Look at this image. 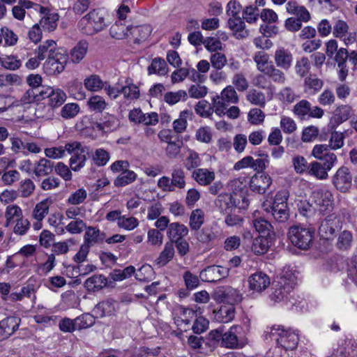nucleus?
I'll return each mask as SVG.
<instances>
[{
  "label": "nucleus",
  "instance_id": "obj_1",
  "mask_svg": "<svg viewBox=\"0 0 357 357\" xmlns=\"http://www.w3.org/2000/svg\"><path fill=\"white\" fill-rule=\"evenodd\" d=\"M264 337L266 340L270 338L275 340L278 347L286 351L295 349L298 343V333L291 329H285L281 325L268 327L265 331Z\"/></svg>",
  "mask_w": 357,
  "mask_h": 357
},
{
  "label": "nucleus",
  "instance_id": "obj_2",
  "mask_svg": "<svg viewBox=\"0 0 357 357\" xmlns=\"http://www.w3.org/2000/svg\"><path fill=\"white\" fill-rule=\"evenodd\" d=\"M79 30L88 36L94 35L107 26L105 12L101 9H94L82 17L78 23Z\"/></svg>",
  "mask_w": 357,
  "mask_h": 357
},
{
  "label": "nucleus",
  "instance_id": "obj_3",
  "mask_svg": "<svg viewBox=\"0 0 357 357\" xmlns=\"http://www.w3.org/2000/svg\"><path fill=\"white\" fill-rule=\"evenodd\" d=\"M65 149L68 154L72 155L69 164L73 171H79L85 166L87 156H89L91 153L89 146H83L80 142L73 141L66 143Z\"/></svg>",
  "mask_w": 357,
  "mask_h": 357
},
{
  "label": "nucleus",
  "instance_id": "obj_4",
  "mask_svg": "<svg viewBox=\"0 0 357 357\" xmlns=\"http://www.w3.org/2000/svg\"><path fill=\"white\" fill-rule=\"evenodd\" d=\"M314 229L303 225H294L289 227L288 238L292 245L301 250H307L312 243Z\"/></svg>",
  "mask_w": 357,
  "mask_h": 357
},
{
  "label": "nucleus",
  "instance_id": "obj_5",
  "mask_svg": "<svg viewBox=\"0 0 357 357\" xmlns=\"http://www.w3.org/2000/svg\"><path fill=\"white\" fill-rule=\"evenodd\" d=\"M312 199L320 213H326L333 211L334 199L329 190L320 188L314 190L312 192Z\"/></svg>",
  "mask_w": 357,
  "mask_h": 357
},
{
  "label": "nucleus",
  "instance_id": "obj_6",
  "mask_svg": "<svg viewBox=\"0 0 357 357\" xmlns=\"http://www.w3.org/2000/svg\"><path fill=\"white\" fill-rule=\"evenodd\" d=\"M213 298L219 302L234 306L242 300V294L230 286L219 287L213 292Z\"/></svg>",
  "mask_w": 357,
  "mask_h": 357
},
{
  "label": "nucleus",
  "instance_id": "obj_7",
  "mask_svg": "<svg viewBox=\"0 0 357 357\" xmlns=\"http://www.w3.org/2000/svg\"><path fill=\"white\" fill-rule=\"evenodd\" d=\"M294 287V283L291 280L280 277L274 282L273 291L270 296L271 299L274 302H280L287 299Z\"/></svg>",
  "mask_w": 357,
  "mask_h": 357
},
{
  "label": "nucleus",
  "instance_id": "obj_8",
  "mask_svg": "<svg viewBox=\"0 0 357 357\" xmlns=\"http://www.w3.org/2000/svg\"><path fill=\"white\" fill-rule=\"evenodd\" d=\"M67 62V54L62 49L58 50L56 53L48 56L44 63V68L47 73L54 75L61 73Z\"/></svg>",
  "mask_w": 357,
  "mask_h": 357
},
{
  "label": "nucleus",
  "instance_id": "obj_9",
  "mask_svg": "<svg viewBox=\"0 0 357 357\" xmlns=\"http://www.w3.org/2000/svg\"><path fill=\"white\" fill-rule=\"evenodd\" d=\"M340 227V221L337 215L335 213L329 214L321 222L319 234L321 238L331 239Z\"/></svg>",
  "mask_w": 357,
  "mask_h": 357
},
{
  "label": "nucleus",
  "instance_id": "obj_10",
  "mask_svg": "<svg viewBox=\"0 0 357 357\" xmlns=\"http://www.w3.org/2000/svg\"><path fill=\"white\" fill-rule=\"evenodd\" d=\"M41 99H48V104L55 109L62 105L67 98L66 93L59 89L51 86L43 87L40 91Z\"/></svg>",
  "mask_w": 357,
  "mask_h": 357
},
{
  "label": "nucleus",
  "instance_id": "obj_11",
  "mask_svg": "<svg viewBox=\"0 0 357 357\" xmlns=\"http://www.w3.org/2000/svg\"><path fill=\"white\" fill-rule=\"evenodd\" d=\"M352 176L347 167H340L333 177V183L342 192H348L351 187Z\"/></svg>",
  "mask_w": 357,
  "mask_h": 357
},
{
  "label": "nucleus",
  "instance_id": "obj_12",
  "mask_svg": "<svg viewBox=\"0 0 357 357\" xmlns=\"http://www.w3.org/2000/svg\"><path fill=\"white\" fill-rule=\"evenodd\" d=\"M228 268L221 266H209L203 269L199 273V278L203 282H215L227 277Z\"/></svg>",
  "mask_w": 357,
  "mask_h": 357
},
{
  "label": "nucleus",
  "instance_id": "obj_13",
  "mask_svg": "<svg viewBox=\"0 0 357 357\" xmlns=\"http://www.w3.org/2000/svg\"><path fill=\"white\" fill-rule=\"evenodd\" d=\"M21 319L10 316L0 321V341L6 340L18 330Z\"/></svg>",
  "mask_w": 357,
  "mask_h": 357
},
{
  "label": "nucleus",
  "instance_id": "obj_14",
  "mask_svg": "<svg viewBox=\"0 0 357 357\" xmlns=\"http://www.w3.org/2000/svg\"><path fill=\"white\" fill-rule=\"evenodd\" d=\"M236 194L222 193L218 196L215 204L221 213L225 214L236 210L238 203L236 202Z\"/></svg>",
  "mask_w": 357,
  "mask_h": 357
},
{
  "label": "nucleus",
  "instance_id": "obj_15",
  "mask_svg": "<svg viewBox=\"0 0 357 357\" xmlns=\"http://www.w3.org/2000/svg\"><path fill=\"white\" fill-rule=\"evenodd\" d=\"M352 109L349 105H342L338 106L333 112L328 123V127L332 130L336 129L340 124L351 117Z\"/></svg>",
  "mask_w": 357,
  "mask_h": 357
},
{
  "label": "nucleus",
  "instance_id": "obj_16",
  "mask_svg": "<svg viewBox=\"0 0 357 357\" xmlns=\"http://www.w3.org/2000/svg\"><path fill=\"white\" fill-rule=\"evenodd\" d=\"M176 313L178 315L176 322H177L178 326H181L182 324L190 325L192 319L197 317V315H201L203 313V310L197 305L195 307L179 306L176 310Z\"/></svg>",
  "mask_w": 357,
  "mask_h": 357
},
{
  "label": "nucleus",
  "instance_id": "obj_17",
  "mask_svg": "<svg viewBox=\"0 0 357 357\" xmlns=\"http://www.w3.org/2000/svg\"><path fill=\"white\" fill-rule=\"evenodd\" d=\"M273 59L278 68L287 70L292 66L294 56L289 50L280 47L275 50Z\"/></svg>",
  "mask_w": 357,
  "mask_h": 357
},
{
  "label": "nucleus",
  "instance_id": "obj_18",
  "mask_svg": "<svg viewBox=\"0 0 357 357\" xmlns=\"http://www.w3.org/2000/svg\"><path fill=\"white\" fill-rule=\"evenodd\" d=\"M250 290L260 293L268 287L271 284L270 278L266 273L259 271L252 274L248 279Z\"/></svg>",
  "mask_w": 357,
  "mask_h": 357
},
{
  "label": "nucleus",
  "instance_id": "obj_19",
  "mask_svg": "<svg viewBox=\"0 0 357 357\" xmlns=\"http://www.w3.org/2000/svg\"><path fill=\"white\" fill-rule=\"evenodd\" d=\"M272 183V179L268 174H255L249 181L252 191L259 194L264 193Z\"/></svg>",
  "mask_w": 357,
  "mask_h": 357
},
{
  "label": "nucleus",
  "instance_id": "obj_20",
  "mask_svg": "<svg viewBox=\"0 0 357 357\" xmlns=\"http://www.w3.org/2000/svg\"><path fill=\"white\" fill-rule=\"evenodd\" d=\"M54 167V163L46 158H42L33 163V175L36 178L50 176Z\"/></svg>",
  "mask_w": 357,
  "mask_h": 357
},
{
  "label": "nucleus",
  "instance_id": "obj_21",
  "mask_svg": "<svg viewBox=\"0 0 357 357\" xmlns=\"http://www.w3.org/2000/svg\"><path fill=\"white\" fill-rule=\"evenodd\" d=\"M106 234L101 232L98 229L93 227H89L84 236V245L88 248L102 243L105 241Z\"/></svg>",
  "mask_w": 357,
  "mask_h": 357
},
{
  "label": "nucleus",
  "instance_id": "obj_22",
  "mask_svg": "<svg viewBox=\"0 0 357 357\" xmlns=\"http://www.w3.org/2000/svg\"><path fill=\"white\" fill-rule=\"evenodd\" d=\"M324 81L315 74H310L304 79L303 89L306 93L315 95L321 91Z\"/></svg>",
  "mask_w": 357,
  "mask_h": 357
},
{
  "label": "nucleus",
  "instance_id": "obj_23",
  "mask_svg": "<svg viewBox=\"0 0 357 357\" xmlns=\"http://www.w3.org/2000/svg\"><path fill=\"white\" fill-rule=\"evenodd\" d=\"M188 229L183 224L172 222L169 225L167 236L170 239L169 242H174L183 238L188 234Z\"/></svg>",
  "mask_w": 357,
  "mask_h": 357
},
{
  "label": "nucleus",
  "instance_id": "obj_24",
  "mask_svg": "<svg viewBox=\"0 0 357 357\" xmlns=\"http://www.w3.org/2000/svg\"><path fill=\"white\" fill-rule=\"evenodd\" d=\"M192 178L201 185H208L215 179V173L208 169L198 168L192 173Z\"/></svg>",
  "mask_w": 357,
  "mask_h": 357
},
{
  "label": "nucleus",
  "instance_id": "obj_25",
  "mask_svg": "<svg viewBox=\"0 0 357 357\" xmlns=\"http://www.w3.org/2000/svg\"><path fill=\"white\" fill-rule=\"evenodd\" d=\"M229 28L234 32L236 38H243L248 36L245 30V23L241 16L229 17L227 21Z\"/></svg>",
  "mask_w": 357,
  "mask_h": 357
},
{
  "label": "nucleus",
  "instance_id": "obj_26",
  "mask_svg": "<svg viewBox=\"0 0 357 357\" xmlns=\"http://www.w3.org/2000/svg\"><path fill=\"white\" fill-rule=\"evenodd\" d=\"M36 6V3L30 0H18L17 5L12 8L13 17L19 21H23L26 16V10L34 8Z\"/></svg>",
  "mask_w": 357,
  "mask_h": 357
},
{
  "label": "nucleus",
  "instance_id": "obj_27",
  "mask_svg": "<svg viewBox=\"0 0 357 357\" xmlns=\"http://www.w3.org/2000/svg\"><path fill=\"white\" fill-rule=\"evenodd\" d=\"M257 212L255 211L253 214V227L258 233L264 235V236H269L273 231V227L271 223L264 218L257 216Z\"/></svg>",
  "mask_w": 357,
  "mask_h": 357
},
{
  "label": "nucleus",
  "instance_id": "obj_28",
  "mask_svg": "<svg viewBox=\"0 0 357 357\" xmlns=\"http://www.w3.org/2000/svg\"><path fill=\"white\" fill-rule=\"evenodd\" d=\"M263 74L267 76L273 82L279 84H284L287 80L284 73L273 63L264 71Z\"/></svg>",
  "mask_w": 357,
  "mask_h": 357
},
{
  "label": "nucleus",
  "instance_id": "obj_29",
  "mask_svg": "<svg viewBox=\"0 0 357 357\" xmlns=\"http://www.w3.org/2000/svg\"><path fill=\"white\" fill-rule=\"evenodd\" d=\"M170 178L174 190L176 189L183 190L185 188V173L183 168L180 167H173Z\"/></svg>",
  "mask_w": 357,
  "mask_h": 357
},
{
  "label": "nucleus",
  "instance_id": "obj_30",
  "mask_svg": "<svg viewBox=\"0 0 357 357\" xmlns=\"http://www.w3.org/2000/svg\"><path fill=\"white\" fill-rule=\"evenodd\" d=\"M174 254L175 250L174 243L167 242L159 257L155 259V263L159 266H164L174 258Z\"/></svg>",
  "mask_w": 357,
  "mask_h": 357
},
{
  "label": "nucleus",
  "instance_id": "obj_31",
  "mask_svg": "<svg viewBox=\"0 0 357 357\" xmlns=\"http://www.w3.org/2000/svg\"><path fill=\"white\" fill-rule=\"evenodd\" d=\"M41 100L40 91L36 93L33 89H28L21 97V98L15 102L8 105V107H20L24 106L36 101Z\"/></svg>",
  "mask_w": 357,
  "mask_h": 357
},
{
  "label": "nucleus",
  "instance_id": "obj_32",
  "mask_svg": "<svg viewBox=\"0 0 357 357\" xmlns=\"http://www.w3.org/2000/svg\"><path fill=\"white\" fill-rule=\"evenodd\" d=\"M335 130L336 129L332 130L327 126L328 132L330 133V138L327 146L332 150H337L342 148L344 143V132H337Z\"/></svg>",
  "mask_w": 357,
  "mask_h": 357
},
{
  "label": "nucleus",
  "instance_id": "obj_33",
  "mask_svg": "<svg viewBox=\"0 0 357 357\" xmlns=\"http://www.w3.org/2000/svg\"><path fill=\"white\" fill-rule=\"evenodd\" d=\"M89 48L86 40H80L70 51V59L73 63H79L85 56Z\"/></svg>",
  "mask_w": 357,
  "mask_h": 357
},
{
  "label": "nucleus",
  "instance_id": "obj_34",
  "mask_svg": "<svg viewBox=\"0 0 357 357\" xmlns=\"http://www.w3.org/2000/svg\"><path fill=\"white\" fill-rule=\"evenodd\" d=\"M52 203V200L47 198L36 204L32 211V217L36 221H42L48 214Z\"/></svg>",
  "mask_w": 357,
  "mask_h": 357
},
{
  "label": "nucleus",
  "instance_id": "obj_35",
  "mask_svg": "<svg viewBox=\"0 0 357 357\" xmlns=\"http://www.w3.org/2000/svg\"><path fill=\"white\" fill-rule=\"evenodd\" d=\"M6 219V225L8 226L10 223L15 222L23 218V212L22 208L17 204H9L6 207L4 212Z\"/></svg>",
  "mask_w": 357,
  "mask_h": 357
},
{
  "label": "nucleus",
  "instance_id": "obj_36",
  "mask_svg": "<svg viewBox=\"0 0 357 357\" xmlns=\"http://www.w3.org/2000/svg\"><path fill=\"white\" fill-rule=\"evenodd\" d=\"M131 26H126L122 22H116L109 29L110 35L112 38L117 40H121L128 37L130 33Z\"/></svg>",
  "mask_w": 357,
  "mask_h": 357
},
{
  "label": "nucleus",
  "instance_id": "obj_37",
  "mask_svg": "<svg viewBox=\"0 0 357 357\" xmlns=\"http://www.w3.org/2000/svg\"><path fill=\"white\" fill-rule=\"evenodd\" d=\"M311 62L306 56H302L297 59L294 66V71L297 76L305 78L310 73Z\"/></svg>",
  "mask_w": 357,
  "mask_h": 357
},
{
  "label": "nucleus",
  "instance_id": "obj_38",
  "mask_svg": "<svg viewBox=\"0 0 357 357\" xmlns=\"http://www.w3.org/2000/svg\"><path fill=\"white\" fill-rule=\"evenodd\" d=\"M34 116L45 121L52 120L54 116V109L50 105L43 102L36 105Z\"/></svg>",
  "mask_w": 357,
  "mask_h": 357
},
{
  "label": "nucleus",
  "instance_id": "obj_39",
  "mask_svg": "<svg viewBox=\"0 0 357 357\" xmlns=\"http://www.w3.org/2000/svg\"><path fill=\"white\" fill-rule=\"evenodd\" d=\"M107 278L102 275H94L89 278L84 282L88 291H97L106 286Z\"/></svg>",
  "mask_w": 357,
  "mask_h": 357
},
{
  "label": "nucleus",
  "instance_id": "obj_40",
  "mask_svg": "<svg viewBox=\"0 0 357 357\" xmlns=\"http://www.w3.org/2000/svg\"><path fill=\"white\" fill-rule=\"evenodd\" d=\"M114 310L115 301L112 299H107L98 303L93 310L94 312L100 317L110 315Z\"/></svg>",
  "mask_w": 357,
  "mask_h": 357
},
{
  "label": "nucleus",
  "instance_id": "obj_41",
  "mask_svg": "<svg viewBox=\"0 0 357 357\" xmlns=\"http://www.w3.org/2000/svg\"><path fill=\"white\" fill-rule=\"evenodd\" d=\"M59 20V15L56 12H53L47 16H43L39 22V25L43 27L44 31L52 32L56 29Z\"/></svg>",
  "mask_w": 357,
  "mask_h": 357
},
{
  "label": "nucleus",
  "instance_id": "obj_42",
  "mask_svg": "<svg viewBox=\"0 0 357 357\" xmlns=\"http://www.w3.org/2000/svg\"><path fill=\"white\" fill-rule=\"evenodd\" d=\"M56 43L53 40H47L38 48V57L39 60H43L46 56H52L56 53Z\"/></svg>",
  "mask_w": 357,
  "mask_h": 357
},
{
  "label": "nucleus",
  "instance_id": "obj_43",
  "mask_svg": "<svg viewBox=\"0 0 357 357\" xmlns=\"http://www.w3.org/2000/svg\"><path fill=\"white\" fill-rule=\"evenodd\" d=\"M235 317V308L232 305H224L215 312V318L217 321L228 323Z\"/></svg>",
  "mask_w": 357,
  "mask_h": 357
},
{
  "label": "nucleus",
  "instance_id": "obj_44",
  "mask_svg": "<svg viewBox=\"0 0 357 357\" xmlns=\"http://www.w3.org/2000/svg\"><path fill=\"white\" fill-rule=\"evenodd\" d=\"M119 125L120 121L116 116L107 114L104 116L102 122L98 125V128L105 132H112L116 130Z\"/></svg>",
  "mask_w": 357,
  "mask_h": 357
},
{
  "label": "nucleus",
  "instance_id": "obj_45",
  "mask_svg": "<svg viewBox=\"0 0 357 357\" xmlns=\"http://www.w3.org/2000/svg\"><path fill=\"white\" fill-rule=\"evenodd\" d=\"M85 88L90 91L97 92L102 89L105 83L98 75H91L86 77L84 80Z\"/></svg>",
  "mask_w": 357,
  "mask_h": 357
},
{
  "label": "nucleus",
  "instance_id": "obj_46",
  "mask_svg": "<svg viewBox=\"0 0 357 357\" xmlns=\"http://www.w3.org/2000/svg\"><path fill=\"white\" fill-rule=\"evenodd\" d=\"M202 164V159L199 155L194 150L189 149L183 160V165L188 171L195 169Z\"/></svg>",
  "mask_w": 357,
  "mask_h": 357
},
{
  "label": "nucleus",
  "instance_id": "obj_47",
  "mask_svg": "<svg viewBox=\"0 0 357 357\" xmlns=\"http://www.w3.org/2000/svg\"><path fill=\"white\" fill-rule=\"evenodd\" d=\"M151 33V28L149 25H142L132 26L130 33L134 38L135 42L139 43L142 40H146Z\"/></svg>",
  "mask_w": 357,
  "mask_h": 357
},
{
  "label": "nucleus",
  "instance_id": "obj_48",
  "mask_svg": "<svg viewBox=\"0 0 357 357\" xmlns=\"http://www.w3.org/2000/svg\"><path fill=\"white\" fill-rule=\"evenodd\" d=\"M167 72L168 70L165 61L160 57L153 59L151 65L148 67V73L149 75L158 74L159 75H165Z\"/></svg>",
  "mask_w": 357,
  "mask_h": 357
},
{
  "label": "nucleus",
  "instance_id": "obj_49",
  "mask_svg": "<svg viewBox=\"0 0 357 357\" xmlns=\"http://www.w3.org/2000/svg\"><path fill=\"white\" fill-rule=\"evenodd\" d=\"M204 222V212L200 208L192 210L189 218V226L191 230L198 231Z\"/></svg>",
  "mask_w": 357,
  "mask_h": 357
},
{
  "label": "nucleus",
  "instance_id": "obj_50",
  "mask_svg": "<svg viewBox=\"0 0 357 357\" xmlns=\"http://www.w3.org/2000/svg\"><path fill=\"white\" fill-rule=\"evenodd\" d=\"M270 241L266 236H259L253 240L252 251L257 255H264L268 250Z\"/></svg>",
  "mask_w": 357,
  "mask_h": 357
},
{
  "label": "nucleus",
  "instance_id": "obj_51",
  "mask_svg": "<svg viewBox=\"0 0 357 357\" xmlns=\"http://www.w3.org/2000/svg\"><path fill=\"white\" fill-rule=\"evenodd\" d=\"M137 178V174L128 169L123 171L114 180V184L116 187H123L133 183Z\"/></svg>",
  "mask_w": 357,
  "mask_h": 357
},
{
  "label": "nucleus",
  "instance_id": "obj_52",
  "mask_svg": "<svg viewBox=\"0 0 357 357\" xmlns=\"http://www.w3.org/2000/svg\"><path fill=\"white\" fill-rule=\"evenodd\" d=\"M87 106L91 112L100 113L107 107V103L103 97L95 95L89 98Z\"/></svg>",
  "mask_w": 357,
  "mask_h": 357
},
{
  "label": "nucleus",
  "instance_id": "obj_53",
  "mask_svg": "<svg viewBox=\"0 0 357 357\" xmlns=\"http://www.w3.org/2000/svg\"><path fill=\"white\" fill-rule=\"evenodd\" d=\"M247 100L252 105L264 107L266 105L265 94L257 89H250L246 94Z\"/></svg>",
  "mask_w": 357,
  "mask_h": 357
},
{
  "label": "nucleus",
  "instance_id": "obj_54",
  "mask_svg": "<svg viewBox=\"0 0 357 357\" xmlns=\"http://www.w3.org/2000/svg\"><path fill=\"white\" fill-rule=\"evenodd\" d=\"M0 64L7 70H16L21 67L22 62L15 55H3L0 56Z\"/></svg>",
  "mask_w": 357,
  "mask_h": 357
},
{
  "label": "nucleus",
  "instance_id": "obj_55",
  "mask_svg": "<svg viewBox=\"0 0 357 357\" xmlns=\"http://www.w3.org/2000/svg\"><path fill=\"white\" fill-rule=\"evenodd\" d=\"M253 60L256 63L257 70L261 73L273 63L272 61H269L268 54L263 51L256 52L254 55Z\"/></svg>",
  "mask_w": 357,
  "mask_h": 357
},
{
  "label": "nucleus",
  "instance_id": "obj_56",
  "mask_svg": "<svg viewBox=\"0 0 357 357\" xmlns=\"http://www.w3.org/2000/svg\"><path fill=\"white\" fill-rule=\"evenodd\" d=\"M278 96L279 100L284 104H291L299 98L294 89L290 86L282 88Z\"/></svg>",
  "mask_w": 357,
  "mask_h": 357
},
{
  "label": "nucleus",
  "instance_id": "obj_57",
  "mask_svg": "<svg viewBox=\"0 0 357 357\" xmlns=\"http://www.w3.org/2000/svg\"><path fill=\"white\" fill-rule=\"evenodd\" d=\"M328 169L324 165L318 162H312L309 165L308 173L318 179H325L328 177Z\"/></svg>",
  "mask_w": 357,
  "mask_h": 357
},
{
  "label": "nucleus",
  "instance_id": "obj_58",
  "mask_svg": "<svg viewBox=\"0 0 357 357\" xmlns=\"http://www.w3.org/2000/svg\"><path fill=\"white\" fill-rule=\"evenodd\" d=\"M271 213L277 222H285L289 218V209L287 205H275L271 206Z\"/></svg>",
  "mask_w": 357,
  "mask_h": 357
},
{
  "label": "nucleus",
  "instance_id": "obj_59",
  "mask_svg": "<svg viewBox=\"0 0 357 357\" xmlns=\"http://www.w3.org/2000/svg\"><path fill=\"white\" fill-rule=\"evenodd\" d=\"M121 91L124 98L129 101L137 100L140 96L139 89L134 84H128L124 86H121Z\"/></svg>",
  "mask_w": 357,
  "mask_h": 357
},
{
  "label": "nucleus",
  "instance_id": "obj_60",
  "mask_svg": "<svg viewBox=\"0 0 357 357\" xmlns=\"http://www.w3.org/2000/svg\"><path fill=\"white\" fill-rule=\"evenodd\" d=\"M95 324L94 317L89 313H84L75 319V328L82 330L92 326Z\"/></svg>",
  "mask_w": 357,
  "mask_h": 357
},
{
  "label": "nucleus",
  "instance_id": "obj_61",
  "mask_svg": "<svg viewBox=\"0 0 357 357\" xmlns=\"http://www.w3.org/2000/svg\"><path fill=\"white\" fill-rule=\"evenodd\" d=\"M353 235L350 231L344 230L340 233L336 246L339 250H347L351 246Z\"/></svg>",
  "mask_w": 357,
  "mask_h": 357
},
{
  "label": "nucleus",
  "instance_id": "obj_62",
  "mask_svg": "<svg viewBox=\"0 0 357 357\" xmlns=\"http://www.w3.org/2000/svg\"><path fill=\"white\" fill-rule=\"evenodd\" d=\"M192 113L188 110H184L180 113L178 119L173 122V128L176 133L184 132L187 128V119L191 116Z\"/></svg>",
  "mask_w": 357,
  "mask_h": 357
},
{
  "label": "nucleus",
  "instance_id": "obj_63",
  "mask_svg": "<svg viewBox=\"0 0 357 357\" xmlns=\"http://www.w3.org/2000/svg\"><path fill=\"white\" fill-rule=\"evenodd\" d=\"M188 95L185 91L179 90L176 92H167L164 96V100L169 105H174L180 100H185Z\"/></svg>",
  "mask_w": 357,
  "mask_h": 357
},
{
  "label": "nucleus",
  "instance_id": "obj_64",
  "mask_svg": "<svg viewBox=\"0 0 357 357\" xmlns=\"http://www.w3.org/2000/svg\"><path fill=\"white\" fill-rule=\"evenodd\" d=\"M79 106L77 103L66 104L61 109V116L65 119L75 117L79 112Z\"/></svg>",
  "mask_w": 357,
  "mask_h": 357
}]
</instances>
